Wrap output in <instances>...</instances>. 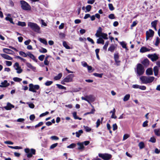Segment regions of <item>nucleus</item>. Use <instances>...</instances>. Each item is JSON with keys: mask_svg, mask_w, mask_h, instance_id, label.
I'll list each match as a JSON object with an SVG mask.
<instances>
[{"mask_svg": "<svg viewBox=\"0 0 160 160\" xmlns=\"http://www.w3.org/2000/svg\"><path fill=\"white\" fill-rule=\"evenodd\" d=\"M28 26L34 32L38 33L40 32V28L37 23L29 22L28 23Z\"/></svg>", "mask_w": 160, "mask_h": 160, "instance_id": "obj_1", "label": "nucleus"}, {"mask_svg": "<svg viewBox=\"0 0 160 160\" xmlns=\"http://www.w3.org/2000/svg\"><path fill=\"white\" fill-rule=\"evenodd\" d=\"M20 3L22 9L25 11H30L31 10V6L26 2L24 0H21Z\"/></svg>", "mask_w": 160, "mask_h": 160, "instance_id": "obj_2", "label": "nucleus"}, {"mask_svg": "<svg viewBox=\"0 0 160 160\" xmlns=\"http://www.w3.org/2000/svg\"><path fill=\"white\" fill-rule=\"evenodd\" d=\"M145 69L144 67L140 63H138L137 67V73L139 76L142 75L144 73Z\"/></svg>", "mask_w": 160, "mask_h": 160, "instance_id": "obj_3", "label": "nucleus"}, {"mask_svg": "<svg viewBox=\"0 0 160 160\" xmlns=\"http://www.w3.org/2000/svg\"><path fill=\"white\" fill-rule=\"evenodd\" d=\"M73 74H70L65 78L61 82V83L63 85H65V82H69L73 81V78L74 77Z\"/></svg>", "mask_w": 160, "mask_h": 160, "instance_id": "obj_4", "label": "nucleus"}, {"mask_svg": "<svg viewBox=\"0 0 160 160\" xmlns=\"http://www.w3.org/2000/svg\"><path fill=\"white\" fill-rule=\"evenodd\" d=\"M81 99L82 100H84L87 101L89 104H91V102H94L95 100V98H94L93 95H86L85 97H81Z\"/></svg>", "mask_w": 160, "mask_h": 160, "instance_id": "obj_5", "label": "nucleus"}, {"mask_svg": "<svg viewBox=\"0 0 160 160\" xmlns=\"http://www.w3.org/2000/svg\"><path fill=\"white\" fill-rule=\"evenodd\" d=\"M29 90L33 92H36L37 90L40 88V86L38 85H34L32 83H30L29 85Z\"/></svg>", "mask_w": 160, "mask_h": 160, "instance_id": "obj_6", "label": "nucleus"}, {"mask_svg": "<svg viewBox=\"0 0 160 160\" xmlns=\"http://www.w3.org/2000/svg\"><path fill=\"white\" fill-rule=\"evenodd\" d=\"M98 156L104 160H109L111 158L112 156L108 153H99Z\"/></svg>", "mask_w": 160, "mask_h": 160, "instance_id": "obj_7", "label": "nucleus"}, {"mask_svg": "<svg viewBox=\"0 0 160 160\" xmlns=\"http://www.w3.org/2000/svg\"><path fill=\"white\" fill-rule=\"evenodd\" d=\"M154 32L152 30L149 29L148 31L146 32V39L147 40L149 39L150 38H152L154 35Z\"/></svg>", "mask_w": 160, "mask_h": 160, "instance_id": "obj_8", "label": "nucleus"}, {"mask_svg": "<svg viewBox=\"0 0 160 160\" xmlns=\"http://www.w3.org/2000/svg\"><path fill=\"white\" fill-rule=\"evenodd\" d=\"M148 57L150 58L152 62L155 61L158 59V57L156 53L153 54H148Z\"/></svg>", "mask_w": 160, "mask_h": 160, "instance_id": "obj_9", "label": "nucleus"}, {"mask_svg": "<svg viewBox=\"0 0 160 160\" xmlns=\"http://www.w3.org/2000/svg\"><path fill=\"white\" fill-rule=\"evenodd\" d=\"M14 67H16L17 68L15 69L16 70H17V72L18 73H20L22 72V69L21 68V67H19V63L16 62L15 63Z\"/></svg>", "mask_w": 160, "mask_h": 160, "instance_id": "obj_10", "label": "nucleus"}, {"mask_svg": "<svg viewBox=\"0 0 160 160\" xmlns=\"http://www.w3.org/2000/svg\"><path fill=\"white\" fill-rule=\"evenodd\" d=\"M1 85H0L1 88H6L10 85V83L8 82L6 80H5L3 82L1 83Z\"/></svg>", "mask_w": 160, "mask_h": 160, "instance_id": "obj_11", "label": "nucleus"}, {"mask_svg": "<svg viewBox=\"0 0 160 160\" xmlns=\"http://www.w3.org/2000/svg\"><path fill=\"white\" fill-rule=\"evenodd\" d=\"M14 108V106L9 102L7 103V106L4 107L5 109L7 110H10L12 109V108Z\"/></svg>", "mask_w": 160, "mask_h": 160, "instance_id": "obj_12", "label": "nucleus"}, {"mask_svg": "<svg viewBox=\"0 0 160 160\" xmlns=\"http://www.w3.org/2000/svg\"><path fill=\"white\" fill-rule=\"evenodd\" d=\"M102 29L101 27H99L96 33L95 34V35L97 37H100V35L103 32H102Z\"/></svg>", "mask_w": 160, "mask_h": 160, "instance_id": "obj_13", "label": "nucleus"}, {"mask_svg": "<svg viewBox=\"0 0 160 160\" xmlns=\"http://www.w3.org/2000/svg\"><path fill=\"white\" fill-rule=\"evenodd\" d=\"M27 55L29 56V57L32 59L33 60H34L35 62H37V59H36L34 56L30 52H27Z\"/></svg>", "mask_w": 160, "mask_h": 160, "instance_id": "obj_14", "label": "nucleus"}, {"mask_svg": "<svg viewBox=\"0 0 160 160\" xmlns=\"http://www.w3.org/2000/svg\"><path fill=\"white\" fill-rule=\"evenodd\" d=\"M1 56L5 59L8 60H12V58L6 54H1Z\"/></svg>", "mask_w": 160, "mask_h": 160, "instance_id": "obj_15", "label": "nucleus"}, {"mask_svg": "<svg viewBox=\"0 0 160 160\" xmlns=\"http://www.w3.org/2000/svg\"><path fill=\"white\" fill-rule=\"evenodd\" d=\"M142 63L146 67L148 66L149 64V60L147 59H144L142 62Z\"/></svg>", "mask_w": 160, "mask_h": 160, "instance_id": "obj_16", "label": "nucleus"}, {"mask_svg": "<svg viewBox=\"0 0 160 160\" xmlns=\"http://www.w3.org/2000/svg\"><path fill=\"white\" fill-rule=\"evenodd\" d=\"M31 153H29L27 154V157L28 158H30L32 157V155L35 154L36 150L34 149H31Z\"/></svg>", "mask_w": 160, "mask_h": 160, "instance_id": "obj_17", "label": "nucleus"}, {"mask_svg": "<svg viewBox=\"0 0 160 160\" xmlns=\"http://www.w3.org/2000/svg\"><path fill=\"white\" fill-rule=\"evenodd\" d=\"M77 145L79 146L78 148V149L79 150H83L84 148V147L82 142H78L77 143Z\"/></svg>", "mask_w": 160, "mask_h": 160, "instance_id": "obj_18", "label": "nucleus"}, {"mask_svg": "<svg viewBox=\"0 0 160 160\" xmlns=\"http://www.w3.org/2000/svg\"><path fill=\"white\" fill-rule=\"evenodd\" d=\"M150 49H148L144 47H142L140 49V52L142 53L145 52H147L150 51Z\"/></svg>", "mask_w": 160, "mask_h": 160, "instance_id": "obj_19", "label": "nucleus"}, {"mask_svg": "<svg viewBox=\"0 0 160 160\" xmlns=\"http://www.w3.org/2000/svg\"><path fill=\"white\" fill-rule=\"evenodd\" d=\"M146 74L148 75H151L153 74V71L151 68H148L146 70Z\"/></svg>", "mask_w": 160, "mask_h": 160, "instance_id": "obj_20", "label": "nucleus"}, {"mask_svg": "<svg viewBox=\"0 0 160 160\" xmlns=\"http://www.w3.org/2000/svg\"><path fill=\"white\" fill-rule=\"evenodd\" d=\"M116 48L115 46L113 44H112L108 48V50L111 52H113Z\"/></svg>", "mask_w": 160, "mask_h": 160, "instance_id": "obj_21", "label": "nucleus"}, {"mask_svg": "<svg viewBox=\"0 0 160 160\" xmlns=\"http://www.w3.org/2000/svg\"><path fill=\"white\" fill-rule=\"evenodd\" d=\"M147 77L144 76H141L140 79L142 82V83L147 84Z\"/></svg>", "mask_w": 160, "mask_h": 160, "instance_id": "obj_22", "label": "nucleus"}, {"mask_svg": "<svg viewBox=\"0 0 160 160\" xmlns=\"http://www.w3.org/2000/svg\"><path fill=\"white\" fill-rule=\"evenodd\" d=\"M155 78L154 77H147V83H150L152 82L154 80Z\"/></svg>", "mask_w": 160, "mask_h": 160, "instance_id": "obj_23", "label": "nucleus"}, {"mask_svg": "<svg viewBox=\"0 0 160 160\" xmlns=\"http://www.w3.org/2000/svg\"><path fill=\"white\" fill-rule=\"evenodd\" d=\"M26 65L28 68L31 69H32L33 70H35L36 69V68L35 67L32 66V64L30 63L26 62Z\"/></svg>", "mask_w": 160, "mask_h": 160, "instance_id": "obj_24", "label": "nucleus"}, {"mask_svg": "<svg viewBox=\"0 0 160 160\" xmlns=\"http://www.w3.org/2000/svg\"><path fill=\"white\" fill-rule=\"evenodd\" d=\"M97 43L98 44H102L103 45L104 43V41L102 38H99L97 39Z\"/></svg>", "mask_w": 160, "mask_h": 160, "instance_id": "obj_25", "label": "nucleus"}, {"mask_svg": "<svg viewBox=\"0 0 160 160\" xmlns=\"http://www.w3.org/2000/svg\"><path fill=\"white\" fill-rule=\"evenodd\" d=\"M62 76V74L61 73H59L58 75L54 78V79L55 80H58L61 79Z\"/></svg>", "mask_w": 160, "mask_h": 160, "instance_id": "obj_26", "label": "nucleus"}, {"mask_svg": "<svg viewBox=\"0 0 160 160\" xmlns=\"http://www.w3.org/2000/svg\"><path fill=\"white\" fill-rule=\"evenodd\" d=\"M153 71L154 75L155 76H157L158 75V67L155 66L153 68Z\"/></svg>", "mask_w": 160, "mask_h": 160, "instance_id": "obj_27", "label": "nucleus"}, {"mask_svg": "<svg viewBox=\"0 0 160 160\" xmlns=\"http://www.w3.org/2000/svg\"><path fill=\"white\" fill-rule=\"evenodd\" d=\"M120 44L122 46V48H125L126 50H128L126 46L127 44L125 42L123 41L121 42H120Z\"/></svg>", "mask_w": 160, "mask_h": 160, "instance_id": "obj_28", "label": "nucleus"}, {"mask_svg": "<svg viewBox=\"0 0 160 160\" xmlns=\"http://www.w3.org/2000/svg\"><path fill=\"white\" fill-rule=\"evenodd\" d=\"M77 112H74L72 113L73 116L75 119H78L79 120H82V118H79L78 116H77Z\"/></svg>", "mask_w": 160, "mask_h": 160, "instance_id": "obj_29", "label": "nucleus"}, {"mask_svg": "<svg viewBox=\"0 0 160 160\" xmlns=\"http://www.w3.org/2000/svg\"><path fill=\"white\" fill-rule=\"evenodd\" d=\"M39 40L42 43L44 44L45 45L48 44L47 42L46 39L40 38L39 39Z\"/></svg>", "mask_w": 160, "mask_h": 160, "instance_id": "obj_30", "label": "nucleus"}, {"mask_svg": "<svg viewBox=\"0 0 160 160\" xmlns=\"http://www.w3.org/2000/svg\"><path fill=\"white\" fill-rule=\"evenodd\" d=\"M3 51L4 52L8 54H11V52H12L11 50L8 48H4Z\"/></svg>", "mask_w": 160, "mask_h": 160, "instance_id": "obj_31", "label": "nucleus"}, {"mask_svg": "<svg viewBox=\"0 0 160 160\" xmlns=\"http://www.w3.org/2000/svg\"><path fill=\"white\" fill-rule=\"evenodd\" d=\"M158 22V20H155L153 21L151 23L152 27H156Z\"/></svg>", "mask_w": 160, "mask_h": 160, "instance_id": "obj_32", "label": "nucleus"}, {"mask_svg": "<svg viewBox=\"0 0 160 160\" xmlns=\"http://www.w3.org/2000/svg\"><path fill=\"white\" fill-rule=\"evenodd\" d=\"M114 58L115 61L119 60V55L118 53L114 54Z\"/></svg>", "mask_w": 160, "mask_h": 160, "instance_id": "obj_33", "label": "nucleus"}, {"mask_svg": "<svg viewBox=\"0 0 160 160\" xmlns=\"http://www.w3.org/2000/svg\"><path fill=\"white\" fill-rule=\"evenodd\" d=\"M108 35L106 33H102V34L100 35V37H102V39H108V38L107 37Z\"/></svg>", "mask_w": 160, "mask_h": 160, "instance_id": "obj_34", "label": "nucleus"}, {"mask_svg": "<svg viewBox=\"0 0 160 160\" xmlns=\"http://www.w3.org/2000/svg\"><path fill=\"white\" fill-rule=\"evenodd\" d=\"M18 25L22 27H25L26 26V23L25 22H22L21 21H18Z\"/></svg>", "mask_w": 160, "mask_h": 160, "instance_id": "obj_35", "label": "nucleus"}, {"mask_svg": "<svg viewBox=\"0 0 160 160\" xmlns=\"http://www.w3.org/2000/svg\"><path fill=\"white\" fill-rule=\"evenodd\" d=\"M92 6L90 5H89L87 6L86 7V11H85V12H90L92 9Z\"/></svg>", "mask_w": 160, "mask_h": 160, "instance_id": "obj_36", "label": "nucleus"}, {"mask_svg": "<svg viewBox=\"0 0 160 160\" xmlns=\"http://www.w3.org/2000/svg\"><path fill=\"white\" fill-rule=\"evenodd\" d=\"M63 46L67 49H70V47L67 44L66 42L63 41Z\"/></svg>", "mask_w": 160, "mask_h": 160, "instance_id": "obj_37", "label": "nucleus"}, {"mask_svg": "<svg viewBox=\"0 0 160 160\" xmlns=\"http://www.w3.org/2000/svg\"><path fill=\"white\" fill-rule=\"evenodd\" d=\"M130 98V95L129 94L126 95L124 97L123 100L124 101H127L129 100Z\"/></svg>", "mask_w": 160, "mask_h": 160, "instance_id": "obj_38", "label": "nucleus"}, {"mask_svg": "<svg viewBox=\"0 0 160 160\" xmlns=\"http://www.w3.org/2000/svg\"><path fill=\"white\" fill-rule=\"evenodd\" d=\"M5 20L7 21H8L10 22L12 24H14V23L13 21V19L12 18L9 17H7L5 18Z\"/></svg>", "mask_w": 160, "mask_h": 160, "instance_id": "obj_39", "label": "nucleus"}, {"mask_svg": "<svg viewBox=\"0 0 160 160\" xmlns=\"http://www.w3.org/2000/svg\"><path fill=\"white\" fill-rule=\"evenodd\" d=\"M76 145L75 143H72L69 145L68 146L67 148H73L76 147Z\"/></svg>", "mask_w": 160, "mask_h": 160, "instance_id": "obj_40", "label": "nucleus"}, {"mask_svg": "<svg viewBox=\"0 0 160 160\" xmlns=\"http://www.w3.org/2000/svg\"><path fill=\"white\" fill-rule=\"evenodd\" d=\"M93 75L95 77H98L99 78H101L103 75V73H94L93 74Z\"/></svg>", "mask_w": 160, "mask_h": 160, "instance_id": "obj_41", "label": "nucleus"}, {"mask_svg": "<svg viewBox=\"0 0 160 160\" xmlns=\"http://www.w3.org/2000/svg\"><path fill=\"white\" fill-rule=\"evenodd\" d=\"M155 134L157 136H160V130L159 129H155L154 130Z\"/></svg>", "mask_w": 160, "mask_h": 160, "instance_id": "obj_42", "label": "nucleus"}, {"mask_svg": "<svg viewBox=\"0 0 160 160\" xmlns=\"http://www.w3.org/2000/svg\"><path fill=\"white\" fill-rule=\"evenodd\" d=\"M116 112L115 109L114 108H113V113L112 114L111 116V118H112L116 119L117 118V117L115 115V113Z\"/></svg>", "mask_w": 160, "mask_h": 160, "instance_id": "obj_43", "label": "nucleus"}, {"mask_svg": "<svg viewBox=\"0 0 160 160\" xmlns=\"http://www.w3.org/2000/svg\"><path fill=\"white\" fill-rule=\"evenodd\" d=\"M138 146H139V148L141 149L143 148L144 147V144L143 142H140L139 143Z\"/></svg>", "mask_w": 160, "mask_h": 160, "instance_id": "obj_44", "label": "nucleus"}, {"mask_svg": "<svg viewBox=\"0 0 160 160\" xmlns=\"http://www.w3.org/2000/svg\"><path fill=\"white\" fill-rule=\"evenodd\" d=\"M19 53L21 56L24 57H26L27 56V53L26 54L23 51H20Z\"/></svg>", "mask_w": 160, "mask_h": 160, "instance_id": "obj_45", "label": "nucleus"}, {"mask_svg": "<svg viewBox=\"0 0 160 160\" xmlns=\"http://www.w3.org/2000/svg\"><path fill=\"white\" fill-rule=\"evenodd\" d=\"M160 41V39L158 37H157L156 38V41L154 44L156 46H158L159 44Z\"/></svg>", "mask_w": 160, "mask_h": 160, "instance_id": "obj_46", "label": "nucleus"}, {"mask_svg": "<svg viewBox=\"0 0 160 160\" xmlns=\"http://www.w3.org/2000/svg\"><path fill=\"white\" fill-rule=\"evenodd\" d=\"M13 80L16 82H20L22 80V79L21 78H18V77H14L13 78Z\"/></svg>", "mask_w": 160, "mask_h": 160, "instance_id": "obj_47", "label": "nucleus"}, {"mask_svg": "<svg viewBox=\"0 0 160 160\" xmlns=\"http://www.w3.org/2000/svg\"><path fill=\"white\" fill-rule=\"evenodd\" d=\"M109 43V42L108 41H107L105 42V45H104L103 47V49L106 50L107 49V48L108 45Z\"/></svg>", "mask_w": 160, "mask_h": 160, "instance_id": "obj_48", "label": "nucleus"}, {"mask_svg": "<svg viewBox=\"0 0 160 160\" xmlns=\"http://www.w3.org/2000/svg\"><path fill=\"white\" fill-rule=\"evenodd\" d=\"M108 7L110 11H113L114 9V8L113 7V5L112 3H109L108 4Z\"/></svg>", "mask_w": 160, "mask_h": 160, "instance_id": "obj_49", "label": "nucleus"}, {"mask_svg": "<svg viewBox=\"0 0 160 160\" xmlns=\"http://www.w3.org/2000/svg\"><path fill=\"white\" fill-rule=\"evenodd\" d=\"M83 127L87 132H89L91 130V128L87 126H84Z\"/></svg>", "mask_w": 160, "mask_h": 160, "instance_id": "obj_50", "label": "nucleus"}, {"mask_svg": "<svg viewBox=\"0 0 160 160\" xmlns=\"http://www.w3.org/2000/svg\"><path fill=\"white\" fill-rule=\"evenodd\" d=\"M108 18L109 19H113L115 18V15L114 14H111L108 15Z\"/></svg>", "mask_w": 160, "mask_h": 160, "instance_id": "obj_51", "label": "nucleus"}, {"mask_svg": "<svg viewBox=\"0 0 160 160\" xmlns=\"http://www.w3.org/2000/svg\"><path fill=\"white\" fill-rule=\"evenodd\" d=\"M149 141L152 143H155L156 142V139L154 137H152L150 138Z\"/></svg>", "mask_w": 160, "mask_h": 160, "instance_id": "obj_52", "label": "nucleus"}, {"mask_svg": "<svg viewBox=\"0 0 160 160\" xmlns=\"http://www.w3.org/2000/svg\"><path fill=\"white\" fill-rule=\"evenodd\" d=\"M53 83V82L52 81H47L45 83V84L46 86H49L51 85Z\"/></svg>", "mask_w": 160, "mask_h": 160, "instance_id": "obj_53", "label": "nucleus"}, {"mask_svg": "<svg viewBox=\"0 0 160 160\" xmlns=\"http://www.w3.org/2000/svg\"><path fill=\"white\" fill-rule=\"evenodd\" d=\"M39 52L41 53H45L47 52V50L45 48H42L41 50H39Z\"/></svg>", "mask_w": 160, "mask_h": 160, "instance_id": "obj_54", "label": "nucleus"}, {"mask_svg": "<svg viewBox=\"0 0 160 160\" xmlns=\"http://www.w3.org/2000/svg\"><path fill=\"white\" fill-rule=\"evenodd\" d=\"M43 124V122H41L38 123L37 125H36L35 126V128H36L38 127H40Z\"/></svg>", "mask_w": 160, "mask_h": 160, "instance_id": "obj_55", "label": "nucleus"}, {"mask_svg": "<svg viewBox=\"0 0 160 160\" xmlns=\"http://www.w3.org/2000/svg\"><path fill=\"white\" fill-rule=\"evenodd\" d=\"M56 85L58 86V88L60 89H66V88L65 87L59 84H57Z\"/></svg>", "mask_w": 160, "mask_h": 160, "instance_id": "obj_56", "label": "nucleus"}, {"mask_svg": "<svg viewBox=\"0 0 160 160\" xmlns=\"http://www.w3.org/2000/svg\"><path fill=\"white\" fill-rule=\"evenodd\" d=\"M35 118V116L34 114H32L29 117V119L31 121H33Z\"/></svg>", "mask_w": 160, "mask_h": 160, "instance_id": "obj_57", "label": "nucleus"}, {"mask_svg": "<svg viewBox=\"0 0 160 160\" xmlns=\"http://www.w3.org/2000/svg\"><path fill=\"white\" fill-rule=\"evenodd\" d=\"M45 57V55H41L38 57V59L41 61H43Z\"/></svg>", "mask_w": 160, "mask_h": 160, "instance_id": "obj_58", "label": "nucleus"}, {"mask_svg": "<svg viewBox=\"0 0 160 160\" xmlns=\"http://www.w3.org/2000/svg\"><path fill=\"white\" fill-rule=\"evenodd\" d=\"M58 145V143H57L53 144L50 147V148L51 149H53V148H55L56 147H57V146Z\"/></svg>", "mask_w": 160, "mask_h": 160, "instance_id": "obj_59", "label": "nucleus"}, {"mask_svg": "<svg viewBox=\"0 0 160 160\" xmlns=\"http://www.w3.org/2000/svg\"><path fill=\"white\" fill-rule=\"evenodd\" d=\"M87 39L88 41L90 42L92 44H94V41L90 37H88L87 38Z\"/></svg>", "mask_w": 160, "mask_h": 160, "instance_id": "obj_60", "label": "nucleus"}, {"mask_svg": "<svg viewBox=\"0 0 160 160\" xmlns=\"http://www.w3.org/2000/svg\"><path fill=\"white\" fill-rule=\"evenodd\" d=\"M113 130L115 131L118 129V126L116 123L113 124L112 125Z\"/></svg>", "mask_w": 160, "mask_h": 160, "instance_id": "obj_61", "label": "nucleus"}, {"mask_svg": "<svg viewBox=\"0 0 160 160\" xmlns=\"http://www.w3.org/2000/svg\"><path fill=\"white\" fill-rule=\"evenodd\" d=\"M101 123V122L100 121V120L99 119H98L97 120V121L96 122V128H98L99 126L100 125Z\"/></svg>", "mask_w": 160, "mask_h": 160, "instance_id": "obj_62", "label": "nucleus"}, {"mask_svg": "<svg viewBox=\"0 0 160 160\" xmlns=\"http://www.w3.org/2000/svg\"><path fill=\"white\" fill-rule=\"evenodd\" d=\"M148 121L147 120H146L142 124V126L144 127H147L148 126Z\"/></svg>", "mask_w": 160, "mask_h": 160, "instance_id": "obj_63", "label": "nucleus"}, {"mask_svg": "<svg viewBox=\"0 0 160 160\" xmlns=\"http://www.w3.org/2000/svg\"><path fill=\"white\" fill-rule=\"evenodd\" d=\"M51 138L52 140H58L59 139V138L55 136H53L51 137Z\"/></svg>", "mask_w": 160, "mask_h": 160, "instance_id": "obj_64", "label": "nucleus"}]
</instances>
